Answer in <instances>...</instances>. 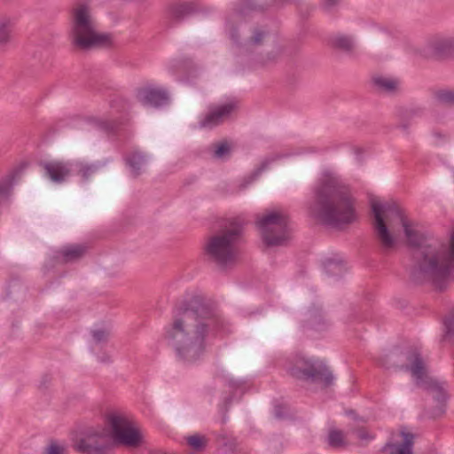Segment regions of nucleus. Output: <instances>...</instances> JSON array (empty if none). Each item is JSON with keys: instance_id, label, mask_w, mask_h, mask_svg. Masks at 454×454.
Returning <instances> with one entry per match:
<instances>
[{"instance_id": "1", "label": "nucleus", "mask_w": 454, "mask_h": 454, "mask_svg": "<svg viewBox=\"0 0 454 454\" xmlns=\"http://www.w3.org/2000/svg\"><path fill=\"white\" fill-rule=\"evenodd\" d=\"M408 246L411 248L410 278L416 284L431 282L440 291L446 289L454 272V230L448 245L428 233H412L406 230Z\"/></svg>"}, {"instance_id": "2", "label": "nucleus", "mask_w": 454, "mask_h": 454, "mask_svg": "<svg viewBox=\"0 0 454 454\" xmlns=\"http://www.w3.org/2000/svg\"><path fill=\"white\" fill-rule=\"evenodd\" d=\"M308 214L327 226L348 225L356 219L355 200L338 176L325 172L314 188Z\"/></svg>"}, {"instance_id": "3", "label": "nucleus", "mask_w": 454, "mask_h": 454, "mask_svg": "<svg viewBox=\"0 0 454 454\" xmlns=\"http://www.w3.org/2000/svg\"><path fill=\"white\" fill-rule=\"evenodd\" d=\"M143 440V434L137 424L124 412L113 411L106 415L105 427L89 429L74 444L81 453L104 454L110 442L127 447H137Z\"/></svg>"}, {"instance_id": "4", "label": "nucleus", "mask_w": 454, "mask_h": 454, "mask_svg": "<svg viewBox=\"0 0 454 454\" xmlns=\"http://www.w3.org/2000/svg\"><path fill=\"white\" fill-rule=\"evenodd\" d=\"M207 333V326L194 314H181L166 328L165 339L179 361L191 364L204 354Z\"/></svg>"}, {"instance_id": "5", "label": "nucleus", "mask_w": 454, "mask_h": 454, "mask_svg": "<svg viewBox=\"0 0 454 454\" xmlns=\"http://www.w3.org/2000/svg\"><path fill=\"white\" fill-rule=\"evenodd\" d=\"M242 233V224L238 221H231L211 235L204 246L207 261L215 263L222 270L233 264L238 258V243Z\"/></svg>"}, {"instance_id": "6", "label": "nucleus", "mask_w": 454, "mask_h": 454, "mask_svg": "<svg viewBox=\"0 0 454 454\" xmlns=\"http://www.w3.org/2000/svg\"><path fill=\"white\" fill-rule=\"evenodd\" d=\"M70 39L74 47L81 51L104 47L111 44L109 34L98 33L90 6L80 3L72 9Z\"/></svg>"}, {"instance_id": "7", "label": "nucleus", "mask_w": 454, "mask_h": 454, "mask_svg": "<svg viewBox=\"0 0 454 454\" xmlns=\"http://www.w3.org/2000/svg\"><path fill=\"white\" fill-rule=\"evenodd\" d=\"M406 359V369L411 372L417 385L432 395L439 406L440 412H442L449 398L447 382L428 374L425 363L417 350L408 352Z\"/></svg>"}, {"instance_id": "8", "label": "nucleus", "mask_w": 454, "mask_h": 454, "mask_svg": "<svg viewBox=\"0 0 454 454\" xmlns=\"http://www.w3.org/2000/svg\"><path fill=\"white\" fill-rule=\"evenodd\" d=\"M256 226L268 247L286 246L290 239L289 216L283 211L272 210L257 216Z\"/></svg>"}, {"instance_id": "9", "label": "nucleus", "mask_w": 454, "mask_h": 454, "mask_svg": "<svg viewBox=\"0 0 454 454\" xmlns=\"http://www.w3.org/2000/svg\"><path fill=\"white\" fill-rule=\"evenodd\" d=\"M286 367L287 372L297 379H312L325 386L330 385L333 380L329 368L318 359L306 358L303 356L296 355L287 361Z\"/></svg>"}, {"instance_id": "10", "label": "nucleus", "mask_w": 454, "mask_h": 454, "mask_svg": "<svg viewBox=\"0 0 454 454\" xmlns=\"http://www.w3.org/2000/svg\"><path fill=\"white\" fill-rule=\"evenodd\" d=\"M416 52L425 59L445 61L454 59V36L437 35L427 40Z\"/></svg>"}, {"instance_id": "11", "label": "nucleus", "mask_w": 454, "mask_h": 454, "mask_svg": "<svg viewBox=\"0 0 454 454\" xmlns=\"http://www.w3.org/2000/svg\"><path fill=\"white\" fill-rule=\"evenodd\" d=\"M374 207H378L380 209V215L384 218L385 223H391L392 219H397L403 228L404 235L406 236V230H410L412 233H417L419 230L413 227V224L410 223L403 214L402 209L395 202H386L384 204L372 200V210L374 214Z\"/></svg>"}, {"instance_id": "12", "label": "nucleus", "mask_w": 454, "mask_h": 454, "mask_svg": "<svg viewBox=\"0 0 454 454\" xmlns=\"http://www.w3.org/2000/svg\"><path fill=\"white\" fill-rule=\"evenodd\" d=\"M178 309L182 312H213L218 309L217 302L204 294H194L185 297Z\"/></svg>"}, {"instance_id": "13", "label": "nucleus", "mask_w": 454, "mask_h": 454, "mask_svg": "<svg viewBox=\"0 0 454 454\" xmlns=\"http://www.w3.org/2000/svg\"><path fill=\"white\" fill-rule=\"evenodd\" d=\"M373 227L375 236L383 253H388L395 248L396 245V239L388 230L387 223L383 217L380 215V209L374 207V222Z\"/></svg>"}, {"instance_id": "14", "label": "nucleus", "mask_w": 454, "mask_h": 454, "mask_svg": "<svg viewBox=\"0 0 454 454\" xmlns=\"http://www.w3.org/2000/svg\"><path fill=\"white\" fill-rule=\"evenodd\" d=\"M136 97L144 106L160 107L169 102V96L166 90L154 87H143L137 90Z\"/></svg>"}, {"instance_id": "15", "label": "nucleus", "mask_w": 454, "mask_h": 454, "mask_svg": "<svg viewBox=\"0 0 454 454\" xmlns=\"http://www.w3.org/2000/svg\"><path fill=\"white\" fill-rule=\"evenodd\" d=\"M236 108L237 104L235 102H229L218 106L205 115V117L200 121V128L212 129L218 126L229 118Z\"/></svg>"}, {"instance_id": "16", "label": "nucleus", "mask_w": 454, "mask_h": 454, "mask_svg": "<svg viewBox=\"0 0 454 454\" xmlns=\"http://www.w3.org/2000/svg\"><path fill=\"white\" fill-rule=\"evenodd\" d=\"M199 11L194 2H178L173 3L168 6V12L171 22L169 27H173L176 24H180L188 17L197 13Z\"/></svg>"}, {"instance_id": "17", "label": "nucleus", "mask_w": 454, "mask_h": 454, "mask_svg": "<svg viewBox=\"0 0 454 454\" xmlns=\"http://www.w3.org/2000/svg\"><path fill=\"white\" fill-rule=\"evenodd\" d=\"M39 165L45 176L54 183H63L71 174L69 165L63 161H42Z\"/></svg>"}, {"instance_id": "18", "label": "nucleus", "mask_w": 454, "mask_h": 454, "mask_svg": "<svg viewBox=\"0 0 454 454\" xmlns=\"http://www.w3.org/2000/svg\"><path fill=\"white\" fill-rule=\"evenodd\" d=\"M88 247L84 244H69L57 251V258L65 264L79 262L86 254Z\"/></svg>"}, {"instance_id": "19", "label": "nucleus", "mask_w": 454, "mask_h": 454, "mask_svg": "<svg viewBox=\"0 0 454 454\" xmlns=\"http://www.w3.org/2000/svg\"><path fill=\"white\" fill-rule=\"evenodd\" d=\"M269 37V32L262 27H254L247 40L239 44L240 54H250L254 50L262 45L266 38Z\"/></svg>"}, {"instance_id": "20", "label": "nucleus", "mask_w": 454, "mask_h": 454, "mask_svg": "<svg viewBox=\"0 0 454 454\" xmlns=\"http://www.w3.org/2000/svg\"><path fill=\"white\" fill-rule=\"evenodd\" d=\"M400 442L388 443L386 450L389 454H412L414 435L408 432H401Z\"/></svg>"}, {"instance_id": "21", "label": "nucleus", "mask_w": 454, "mask_h": 454, "mask_svg": "<svg viewBox=\"0 0 454 454\" xmlns=\"http://www.w3.org/2000/svg\"><path fill=\"white\" fill-rule=\"evenodd\" d=\"M240 4L236 12L241 15H246L250 12H265L271 6L270 0H239Z\"/></svg>"}, {"instance_id": "22", "label": "nucleus", "mask_w": 454, "mask_h": 454, "mask_svg": "<svg viewBox=\"0 0 454 454\" xmlns=\"http://www.w3.org/2000/svg\"><path fill=\"white\" fill-rule=\"evenodd\" d=\"M422 109L417 107L411 108H403L399 111V123L397 128L402 130L403 133L408 135L410 134V128L411 124V121L417 117L421 115Z\"/></svg>"}, {"instance_id": "23", "label": "nucleus", "mask_w": 454, "mask_h": 454, "mask_svg": "<svg viewBox=\"0 0 454 454\" xmlns=\"http://www.w3.org/2000/svg\"><path fill=\"white\" fill-rule=\"evenodd\" d=\"M279 156H272L265 158L260 166H258L248 176H247L243 183L241 184V188H246L248 184H252L254 180H256L262 172L267 170L270 164L276 161Z\"/></svg>"}, {"instance_id": "24", "label": "nucleus", "mask_w": 454, "mask_h": 454, "mask_svg": "<svg viewBox=\"0 0 454 454\" xmlns=\"http://www.w3.org/2000/svg\"><path fill=\"white\" fill-rule=\"evenodd\" d=\"M350 433H343L338 429H333L328 434V443L333 448H343L351 442Z\"/></svg>"}, {"instance_id": "25", "label": "nucleus", "mask_w": 454, "mask_h": 454, "mask_svg": "<svg viewBox=\"0 0 454 454\" xmlns=\"http://www.w3.org/2000/svg\"><path fill=\"white\" fill-rule=\"evenodd\" d=\"M372 83L378 90L387 92L394 93L397 90L399 81L394 78H387L383 76H373Z\"/></svg>"}, {"instance_id": "26", "label": "nucleus", "mask_w": 454, "mask_h": 454, "mask_svg": "<svg viewBox=\"0 0 454 454\" xmlns=\"http://www.w3.org/2000/svg\"><path fill=\"white\" fill-rule=\"evenodd\" d=\"M433 98L439 105L446 107H454V90L440 89L433 93Z\"/></svg>"}, {"instance_id": "27", "label": "nucleus", "mask_w": 454, "mask_h": 454, "mask_svg": "<svg viewBox=\"0 0 454 454\" xmlns=\"http://www.w3.org/2000/svg\"><path fill=\"white\" fill-rule=\"evenodd\" d=\"M145 162V156L138 152H134L126 157V163L130 168L134 177H137L141 174V168Z\"/></svg>"}, {"instance_id": "28", "label": "nucleus", "mask_w": 454, "mask_h": 454, "mask_svg": "<svg viewBox=\"0 0 454 454\" xmlns=\"http://www.w3.org/2000/svg\"><path fill=\"white\" fill-rule=\"evenodd\" d=\"M212 146L214 147L213 158L215 159L225 160L231 154L232 145L226 139L215 143Z\"/></svg>"}, {"instance_id": "29", "label": "nucleus", "mask_w": 454, "mask_h": 454, "mask_svg": "<svg viewBox=\"0 0 454 454\" xmlns=\"http://www.w3.org/2000/svg\"><path fill=\"white\" fill-rule=\"evenodd\" d=\"M12 30V20L9 18L0 19V45H5L10 42Z\"/></svg>"}, {"instance_id": "30", "label": "nucleus", "mask_w": 454, "mask_h": 454, "mask_svg": "<svg viewBox=\"0 0 454 454\" xmlns=\"http://www.w3.org/2000/svg\"><path fill=\"white\" fill-rule=\"evenodd\" d=\"M333 46L340 51L350 52L354 48V43L349 36L338 35L333 40Z\"/></svg>"}, {"instance_id": "31", "label": "nucleus", "mask_w": 454, "mask_h": 454, "mask_svg": "<svg viewBox=\"0 0 454 454\" xmlns=\"http://www.w3.org/2000/svg\"><path fill=\"white\" fill-rule=\"evenodd\" d=\"M443 332L442 341H448L454 334V314H448L444 317Z\"/></svg>"}, {"instance_id": "32", "label": "nucleus", "mask_w": 454, "mask_h": 454, "mask_svg": "<svg viewBox=\"0 0 454 454\" xmlns=\"http://www.w3.org/2000/svg\"><path fill=\"white\" fill-rule=\"evenodd\" d=\"M188 445L195 450H201L206 447L207 439L200 434H193L187 437Z\"/></svg>"}, {"instance_id": "33", "label": "nucleus", "mask_w": 454, "mask_h": 454, "mask_svg": "<svg viewBox=\"0 0 454 454\" xmlns=\"http://www.w3.org/2000/svg\"><path fill=\"white\" fill-rule=\"evenodd\" d=\"M325 270L328 274H340L342 271V265L340 262L333 259H328L325 262Z\"/></svg>"}, {"instance_id": "34", "label": "nucleus", "mask_w": 454, "mask_h": 454, "mask_svg": "<svg viewBox=\"0 0 454 454\" xmlns=\"http://www.w3.org/2000/svg\"><path fill=\"white\" fill-rule=\"evenodd\" d=\"M434 185L444 190L452 189L453 184L450 178L445 174H440L434 178Z\"/></svg>"}, {"instance_id": "35", "label": "nucleus", "mask_w": 454, "mask_h": 454, "mask_svg": "<svg viewBox=\"0 0 454 454\" xmlns=\"http://www.w3.org/2000/svg\"><path fill=\"white\" fill-rule=\"evenodd\" d=\"M109 333V331L106 328L94 329L91 331L93 340L97 344L106 341Z\"/></svg>"}, {"instance_id": "36", "label": "nucleus", "mask_w": 454, "mask_h": 454, "mask_svg": "<svg viewBox=\"0 0 454 454\" xmlns=\"http://www.w3.org/2000/svg\"><path fill=\"white\" fill-rule=\"evenodd\" d=\"M182 66H184V67H186L187 69H189L194 73L197 72L196 66L193 64V62L190 59H184L176 60V63L173 65L172 68L175 71H178Z\"/></svg>"}, {"instance_id": "37", "label": "nucleus", "mask_w": 454, "mask_h": 454, "mask_svg": "<svg viewBox=\"0 0 454 454\" xmlns=\"http://www.w3.org/2000/svg\"><path fill=\"white\" fill-rule=\"evenodd\" d=\"M98 166L97 165H84L82 166L79 172L84 180H88L92 174L98 171Z\"/></svg>"}, {"instance_id": "38", "label": "nucleus", "mask_w": 454, "mask_h": 454, "mask_svg": "<svg viewBox=\"0 0 454 454\" xmlns=\"http://www.w3.org/2000/svg\"><path fill=\"white\" fill-rule=\"evenodd\" d=\"M282 48L278 46L275 50L267 53L266 57L262 59L263 64L269 62H274L278 59V58L282 54Z\"/></svg>"}, {"instance_id": "39", "label": "nucleus", "mask_w": 454, "mask_h": 454, "mask_svg": "<svg viewBox=\"0 0 454 454\" xmlns=\"http://www.w3.org/2000/svg\"><path fill=\"white\" fill-rule=\"evenodd\" d=\"M12 185V178H6L0 182V197L9 195Z\"/></svg>"}, {"instance_id": "40", "label": "nucleus", "mask_w": 454, "mask_h": 454, "mask_svg": "<svg viewBox=\"0 0 454 454\" xmlns=\"http://www.w3.org/2000/svg\"><path fill=\"white\" fill-rule=\"evenodd\" d=\"M350 435H356V438L361 441H367L372 438V436L364 428L352 431Z\"/></svg>"}, {"instance_id": "41", "label": "nucleus", "mask_w": 454, "mask_h": 454, "mask_svg": "<svg viewBox=\"0 0 454 454\" xmlns=\"http://www.w3.org/2000/svg\"><path fill=\"white\" fill-rule=\"evenodd\" d=\"M65 447L58 443H51L46 449V454H63Z\"/></svg>"}, {"instance_id": "42", "label": "nucleus", "mask_w": 454, "mask_h": 454, "mask_svg": "<svg viewBox=\"0 0 454 454\" xmlns=\"http://www.w3.org/2000/svg\"><path fill=\"white\" fill-rule=\"evenodd\" d=\"M21 287L22 285L19 279H12L8 286L7 294L11 295L12 293L21 289Z\"/></svg>"}, {"instance_id": "43", "label": "nucleus", "mask_w": 454, "mask_h": 454, "mask_svg": "<svg viewBox=\"0 0 454 454\" xmlns=\"http://www.w3.org/2000/svg\"><path fill=\"white\" fill-rule=\"evenodd\" d=\"M340 0H322V7L326 12H331L340 4Z\"/></svg>"}, {"instance_id": "44", "label": "nucleus", "mask_w": 454, "mask_h": 454, "mask_svg": "<svg viewBox=\"0 0 454 454\" xmlns=\"http://www.w3.org/2000/svg\"><path fill=\"white\" fill-rule=\"evenodd\" d=\"M271 2V5L273 4H280V5H285V4H291L292 3V0H270Z\"/></svg>"}, {"instance_id": "45", "label": "nucleus", "mask_w": 454, "mask_h": 454, "mask_svg": "<svg viewBox=\"0 0 454 454\" xmlns=\"http://www.w3.org/2000/svg\"><path fill=\"white\" fill-rule=\"evenodd\" d=\"M104 129H113V127L112 126L110 127V124H108V123H104Z\"/></svg>"}, {"instance_id": "46", "label": "nucleus", "mask_w": 454, "mask_h": 454, "mask_svg": "<svg viewBox=\"0 0 454 454\" xmlns=\"http://www.w3.org/2000/svg\"><path fill=\"white\" fill-rule=\"evenodd\" d=\"M397 309H405V307H404V305H403V304H402V305H401L399 308H397Z\"/></svg>"}]
</instances>
